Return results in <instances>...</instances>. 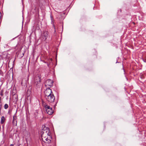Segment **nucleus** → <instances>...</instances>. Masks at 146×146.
<instances>
[{
    "instance_id": "2",
    "label": "nucleus",
    "mask_w": 146,
    "mask_h": 146,
    "mask_svg": "<svg viewBox=\"0 0 146 146\" xmlns=\"http://www.w3.org/2000/svg\"><path fill=\"white\" fill-rule=\"evenodd\" d=\"M46 113L49 115H51L53 113V111L52 108L47 105H44Z\"/></svg>"
},
{
    "instance_id": "14",
    "label": "nucleus",
    "mask_w": 146,
    "mask_h": 146,
    "mask_svg": "<svg viewBox=\"0 0 146 146\" xmlns=\"http://www.w3.org/2000/svg\"><path fill=\"white\" fill-rule=\"evenodd\" d=\"M144 61L145 62H146V60H144Z\"/></svg>"
},
{
    "instance_id": "4",
    "label": "nucleus",
    "mask_w": 146,
    "mask_h": 146,
    "mask_svg": "<svg viewBox=\"0 0 146 146\" xmlns=\"http://www.w3.org/2000/svg\"><path fill=\"white\" fill-rule=\"evenodd\" d=\"M48 33L47 31H44L42 32L41 35V38L43 40H45L47 38L48 36Z\"/></svg>"
},
{
    "instance_id": "16",
    "label": "nucleus",
    "mask_w": 146,
    "mask_h": 146,
    "mask_svg": "<svg viewBox=\"0 0 146 146\" xmlns=\"http://www.w3.org/2000/svg\"><path fill=\"white\" fill-rule=\"evenodd\" d=\"M54 27L55 28V27Z\"/></svg>"
},
{
    "instance_id": "12",
    "label": "nucleus",
    "mask_w": 146,
    "mask_h": 146,
    "mask_svg": "<svg viewBox=\"0 0 146 146\" xmlns=\"http://www.w3.org/2000/svg\"><path fill=\"white\" fill-rule=\"evenodd\" d=\"M3 73L2 71L0 70V75H1Z\"/></svg>"
},
{
    "instance_id": "13",
    "label": "nucleus",
    "mask_w": 146,
    "mask_h": 146,
    "mask_svg": "<svg viewBox=\"0 0 146 146\" xmlns=\"http://www.w3.org/2000/svg\"><path fill=\"white\" fill-rule=\"evenodd\" d=\"M14 144H11L10 145V146H13Z\"/></svg>"
},
{
    "instance_id": "10",
    "label": "nucleus",
    "mask_w": 146,
    "mask_h": 146,
    "mask_svg": "<svg viewBox=\"0 0 146 146\" xmlns=\"http://www.w3.org/2000/svg\"><path fill=\"white\" fill-rule=\"evenodd\" d=\"M50 18L51 20V23H53L54 21L53 17L51 15H50Z\"/></svg>"
},
{
    "instance_id": "6",
    "label": "nucleus",
    "mask_w": 146,
    "mask_h": 146,
    "mask_svg": "<svg viewBox=\"0 0 146 146\" xmlns=\"http://www.w3.org/2000/svg\"><path fill=\"white\" fill-rule=\"evenodd\" d=\"M52 93V91L50 88L47 89L44 92L45 98Z\"/></svg>"
},
{
    "instance_id": "1",
    "label": "nucleus",
    "mask_w": 146,
    "mask_h": 146,
    "mask_svg": "<svg viewBox=\"0 0 146 146\" xmlns=\"http://www.w3.org/2000/svg\"><path fill=\"white\" fill-rule=\"evenodd\" d=\"M41 137L42 141L44 143H51L52 138L48 128L45 127L42 129Z\"/></svg>"
},
{
    "instance_id": "15",
    "label": "nucleus",
    "mask_w": 146,
    "mask_h": 146,
    "mask_svg": "<svg viewBox=\"0 0 146 146\" xmlns=\"http://www.w3.org/2000/svg\"><path fill=\"white\" fill-rule=\"evenodd\" d=\"M16 125H17V121H16Z\"/></svg>"
},
{
    "instance_id": "8",
    "label": "nucleus",
    "mask_w": 146,
    "mask_h": 146,
    "mask_svg": "<svg viewBox=\"0 0 146 146\" xmlns=\"http://www.w3.org/2000/svg\"><path fill=\"white\" fill-rule=\"evenodd\" d=\"M5 119L4 117L3 116H2L1 117V124H3L5 121Z\"/></svg>"
},
{
    "instance_id": "3",
    "label": "nucleus",
    "mask_w": 146,
    "mask_h": 146,
    "mask_svg": "<svg viewBox=\"0 0 146 146\" xmlns=\"http://www.w3.org/2000/svg\"><path fill=\"white\" fill-rule=\"evenodd\" d=\"M45 98L50 103L54 102L55 100V97L53 93L46 97Z\"/></svg>"
},
{
    "instance_id": "5",
    "label": "nucleus",
    "mask_w": 146,
    "mask_h": 146,
    "mask_svg": "<svg viewBox=\"0 0 146 146\" xmlns=\"http://www.w3.org/2000/svg\"><path fill=\"white\" fill-rule=\"evenodd\" d=\"M35 78V83L37 86V87H39L40 85L41 79L40 76H38Z\"/></svg>"
},
{
    "instance_id": "7",
    "label": "nucleus",
    "mask_w": 146,
    "mask_h": 146,
    "mask_svg": "<svg viewBox=\"0 0 146 146\" xmlns=\"http://www.w3.org/2000/svg\"><path fill=\"white\" fill-rule=\"evenodd\" d=\"M53 81L52 80L50 79L47 80L45 82L46 86H48L50 87L53 86Z\"/></svg>"
},
{
    "instance_id": "11",
    "label": "nucleus",
    "mask_w": 146,
    "mask_h": 146,
    "mask_svg": "<svg viewBox=\"0 0 146 146\" xmlns=\"http://www.w3.org/2000/svg\"><path fill=\"white\" fill-rule=\"evenodd\" d=\"M14 117H13V124L14 125H15V120H14Z\"/></svg>"
},
{
    "instance_id": "9",
    "label": "nucleus",
    "mask_w": 146,
    "mask_h": 146,
    "mask_svg": "<svg viewBox=\"0 0 146 146\" xmlns=\"http://www.w3.org/2000/svg\"><path fill=\"white\" fill-rule=\"evenodd\" d=\"M9 107L8 105L7 104H5L4 105V108L5 109H7Z\"/></svg>"
}]
</instances>
